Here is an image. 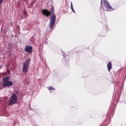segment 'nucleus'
Returning <instances> with one entry per match:
<instances>
[{
    "instance_id": "10",
    "label": "nucleus",
    "mask_w": 126,
    "mask_h": 126,
    "mask_svg": "<svg viewBox=\"0 0 126 126\" xmlns=\"http://www.w3.org/2000/svg\"><path fill=\"white\" fill-rule=\"evenodd\" d=\"M71 9L72 10V11L74 13H75V12L74 11V9H73V6H72V2H71Z\"/></svg>"
},
{
    "instance_id": "14",
    "label": "nucleus",
    "mask_w": 126,
    "mask_h": 126,
    "mask_svg": "<svg viewBox=\"0 0 126 126\" xmlns=\"http://www.w3.org/2000/svg\"><path fill=\"white\" fill-rule=\"evenodd\" d=\"M13 22H12L11 23V25L12 26H13Z\"/></svg>"
},
{
    "instance_id": "12",
    "label": "nucleus",
    "mask_w": 126,
    "mask_h": 126,
    "mask_svg": "<svg viewBox=\"0 0 126 126\" xmlns=\"http://www.w3.org/2000/svg\"><path fill=\"white\" fill-rule=\"evenodd\" d=\"M3 0H0V5L1 4Z\"/></svg>"
},
{
    "instance_id": "17",
    "label": "nucleus",
    "mask_w": 126,
    "mask_h": 126,
    "mask_svg": "<svg viewBox=\"0 0 126 126\" xmlns=\"http://www.w3.org/2000/svg\"><path fill=\"white\" fill-rule=\"evenodd\" d=\"M31 3L32 4L33 3V2H32Z\"/></svg>"
},
{
    "instance_id": "9",
    "label": "nucleus",
    "mask_w": 126,
    "mask_h": 126,
    "mask_svg": "<svg viewBox=\"0 0 126 126\" xmlns=\"http://www.w3.org/2000/svg\"><path fill=\"white\" fill-rule=\"evenodd\" d=\"M13 94H15L16 97L17 98L21 94L20 92L18 91H16L15 93Z\"/></svg>"
},
{
    "instance_id": "11",
    "label": "nucleus",
    "mask_w": 126,
    "mask_h": 126,
    "mask_svg": "<svg viewBox=\"0 0 126 126\" xmlns=\"http://www.w3.org/2000/svg\"><path fill=\"white\" fill-rule=\"evenodd\" d=\"M49 89L50 90H54V88L52 87L51 86H50L49 87Z\"/></svg>"
},
{
    "instance_id": "16",
    "label": "nucleus",
    "mask_w": 126,
    "mask_h": 126,
    "mask_svg": "<svg viewBox=\"0 0 126 126\" xmlns=\"http://www.w3.org/2000/svg\"><path fill=\"white\" fill-rule=\"evenodd\" d=\"M7 65H5V66H6L7 68Z\"/></svg>"
},
{
    "instance_id": "5",
    "label": "nucleus",
    "mask_w": 126,
    "mask_h": 126,
    "mask_svg": "<svg viewBox=\"0 0 126 126\" xmlns=\"http://www.w3.org/2000/svg\"><path fill=\"white\" fill-rule=\"evenodd\" d=\"M102 1L103 2L104 6L106 8L110 10H111L113 9L109 5L108 2L106 0H102L101 2V5H102Z\"/></svg>"
},
{
    "instance_id": "13",
    "label": "nucleus",
    "mask_w": 126,
    "mask_h": 126,
    "mask_svg": "<svg viewBox=\"0 0 126 126\" xmlns=\"http://www.w3.org/2000/svg\"><path fill=\"white\" fill-rule=\"evenodd\" d=\"M26 11H25L24 12V15H26Z\"/></svg>"
},
{
    "instance_id": "8",
    "label": "nucleus",
    "mask_w": 126,
    "mask_h": 126,
    "mask_svg": "<svg viewBox=\"0 0 126 126\" xmlns=\"http://www.w3.org/2000/svg\"><path fill=\"white\" fill-rule=\"evenodd\" d=\"M107 67L109 71L110 72V70L112 68L111 63L110 62H109L107 64Z\"/></svg>"
},
{
    "instance_id": "4",
    "label": "nucleus",
    "mask_w": 126,
    "mask_h": 126,
    "mask_svg": "<svg viewBox=\"0 0 126 126\" xmlns=\"http://www.w3.org/2000/svg\"><path fill=\"white\" fill-rule=\"evenodd\" d=\"M17 99L15 94H13L10 99L9 105H10L15 103Z\"/></svg>"
},
{
    "instance_id": "1",
    "label": "nucleus",
    "mask_w": 126,
    "mask_h": 126,
    "mask_svg": "<svg viewBox=\"0 0 126 126\" xmlns=\"http://www.w3.org/2000/svg\"><path fill=\"white\" fill-rule=\"evenodd\" d=\"M51 12L52 14V16L51 17L50 20V24L49 27L51 29L52 28L56 20V16L54 13V8L53 7H52L51 8Z\"/></svg>"
},
{
    "instance_id": "15",
    "label": "nucleus",
    "mask_w": 126,
    "mask_h": 126,
    "mask_svg": "<svg viewBox=\"0 0 126 126\" xmlns=\"http://www.w3.org/2000/svg\"><path fill=\"white\" fill-rule=\"evenodd\" d=\"M7 72H10L8 70V69H7Z\"/></svg>"
},
{
    "instance_id": "18",
    "label": "nucleus",
    "mask_w": 126,
    "mask_h": 126,
    "mask_svg": "<svg viewBox=\"0 0 126 126\" xmlns=\"http://www.w3.org/2000/svg\"><path fill=\"white\" fill-rule=\"evenodd\" d=\"M21 18H22V16H21Z\"/></svg>"
},
{
    "instance_id": "3",
    "label": "nucleus",
    "mask_w": 126,
    "mask_h": 126,
    "mask_svg": "<svg viewBox=\"0 0 126 126\" xmlns=\"http://www.w3.org/2000/svg\"><path fill=\"white\" fill-rule=\"evenodd\" d=\"M30 63V59L26 60L23 64L22 71L24 73H26L28 70V68Z\"/></svg>"
},
{
    "instance_id": "6",
    "label": "nucleus",
    "mask_w": 126,
    "mask_h": 126,
    "mask_svg": "<svg viewBox=\"0 0 126 126\" xmlns=\"http://www.w3.org/2000/svg\"><path fill=\"white\" fill-rule=\"evenodd\" d=\"M32 47L30 46H26L25 48V51L29 54H31L32 52Z\"/></svg>"
},
{
    "instance_id": "7",
    "label": "nucleus",
    "mask_w": 126,
    "mask_h": 126,
    "mask_svg": "<svg viewBox=\"0 0 126 126\" xmlns=\"http://www.w3.org/2000/svg\"><path fill=\"white\" fill-rule=\"evenodd\" d=\"M42 12L43 14L45 15L47 17H48L51 15V12L47 10H43L42 11Z\"/></svg>"
},
{
    "instance_id": "2",
    "label": "nucleus",
    "mask_w": 126,
    "mask_h": 126,
    "mask_svg": "<svg viewBox=\"0 0 126 126\" xmlns=\"http://www.w3.org/2000/svg\"><path fill=\"white\" fill-rule=\"evenodd\" d=\"M10 79V77L9 76H6L3 79V86L4 87H9L12 85L13 83L11 81L9 80Z\"/></svg>"
}]
</instances>
